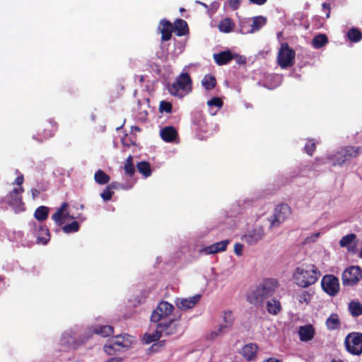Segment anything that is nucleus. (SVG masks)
Listing matches in <instances>:
<instances>
[{"instance_id": "nucleus-9", "label": "nucleus", "mask_w": 362, "mask_h": 362, "mask_svg": "<svg viewBox=\"0 0 362 362\" xmlns=\"http://www.w3.org/2000/svg\"><path fill=\"white\" fill-rule=\"evenodd\" d=\"M296 52L289 47L288 43L281 44L278 53V64L282 69L292 66L295 62Z\"/></svg>"}, {"instance_id": "nucleus-2", "label": "nucleus", "mask_w": 362, "mask_h": 362, "mask_svg": "<svg viewBox=\"0 0 362 362\" xmlns=\"http://www.w3.org/2000/svg\"><path fill=\"white\" fill-rule=\"evenodd\" d=\"M320 276L317 268L314 264H310L297 267L293 274V279L298 286L308 288L315 284Z\"/></svg>"}, {"instance_id": "nucleus-33", "label": "nucleus", "mask_w": 362, "mask_h": 362, "mask_svg": "<svg viewBox=\"0 0 362 362\" xmlns=\"http://www.w3.org/2000/svg\"><path fill=\"white\" fill-rule=\"evenodd\" d=\"M49 208L45 206L37 207L34 213V217L39 221H44L47 219Z\"/></svg>"}, {"instance_id": "nucleus-43", "label": "nucleus", "mask_w": 362, "mask_h": 362, "mask_svg": "<svg viewBox=\"0 0 362 362\" xmlns=\"http://www.w3.org/2000/svg\"><path fill=\"white\" fill-rule=\"evenodd\" d=\"M134 182H133L132 183L128 185H124L122 183H119L118 182H111L110 184L108 185V187L112 190H116V189H129L132 187L133 185H134Z\"/></svg>"}, {"instance_id": "nucleus-60", "label": "nucleus", "mask_w": 362, "mask_h": 362, "mask_svg": "<svg viewBox=\"0 0 362 362\" xmlns=\"http://www.w3.org/2000/svg\"><path fill=\"white\" fill-rule=\"evenodd\" d=\"M200 4H201L203 6H204L205 8H207V7H208V6H207L206 4H204V3H201V2H200Z\"/></svg>"}, {"instance_id": "nucleus-12", "label": "nucleus", "mask_w": 362, "mask_h": 362, "mask_svg": "<svg viewBox=\"0 0 362 362\" xmlns=\"http://www.w3.org/2000/svg\"><path fill=\"white\" fill-rule=\"evenodd\" d=\"M291 214V209L286 204H281L278 205L273 216L269 219L270 227H278Z\"/></svg>"}, {"instance_id": "nucleus-38", "label": "nucleus", "mask_w": 362, "mask_h": 362, "mask_svg": "<svg viewBox=\"0 0 362 362\" xmlns=\"http://www.w3.org/2000/svg\"><path fill=\"white\" fill-rule=\"evenodd\" d=\"M124 170L125 173L129 176H132L135 173L134 165L133 163V156L129 155L127 158L124 165Z\"/></svg>"}, {"instance_id": "nucleus-31", "label": "nucleus", "mask_w": 362, "mask_h": 362, "mask_svg": "<svg viewBox=\"0 0 362 362\" xmlns=\"http://www.w3.org/2000/svg\"><path fill=\"white\" fill-rule=\"evenodd\" d=\"M235 27V24L233 21L229 18H226L223 20L221 21L218 24V30L225 33H228L233 31Z\"/></svg>"}, {"instance_id": "nucleus-51", "label": "nucleus", "mask_w": 362, "mask_h": 362, "mask_svg": "<svg viewBox=\"0 0 362 362\" xmlns=\"http://www.w3.org/2000/svg\"><path fill=\"white\" fill-rule=\"evenodd\" d=\"M229 6L233 10H237L240 6V0H229Z\"/></svg>"}, {"instance_id": "nucleus-53", "label": "nucleus", "mask_w": 362, "mask_h": 362, "mask_svg": "<svg viewBox=\"0 0 362 362\" xmlns=\"http://www.w3.org/2000/svg\"><path fill=\"white\" fill-rule=\"evenodd\" d=\"M235 55H236L237 57H235V60L237 62L238 64H245V57H243L242 56L238 54H234Z\"/></svg>"}, {"instance_id": "nucleus-34", "label": "nucleus", "mask_w": 362, "mask_h": 362, "mask_svg": "<svg viewBox=\"0 0 362 362\" xmlns=\"http://www.w3.org/2000/svg\"><path fill=\"white\" fill-rule=\"evenodd\" d=\"M138 171L142 174L145 177H150L151 175V168L149 163L146 161H141L136 164Z\"/></svg>"}, {"instance_id": "nucleus-52", "label": "nucleus", "mask_w": 362, "mask_h": 362, "mask_svg": "<svg viewBox=\"0 0 362 362\" xmlns=\"http://www.w3.org/2000/svg\"><path fill=\"white\" fill-rule=\"evenodd\" d=\"M243 245L240 243H235L234 245V252L237 255H241L243 253Z\"/></svg>"}, {"instance_id": "nucleus-54", "label": "nucleus", "mask_w": 362, "mask_h": 362, "mask_svg": "<svg viewBox=\"0 0 362 362\" xmlns=\"http://www.w3.org/2000/svg\"><path fill=\"white\" fill-rule=\"evenodd\" d=\"M23 181H24V177H23V175H21L20 176H18L16 178L14 184H16V185L21 186L23 183Z\"/></svg>"}, {"instance_id": "nucleus-49", "label": "nucleus", "mask_w": 362, "mask_h": 362, "mask_svg": "<svg viewBox=\"0 0 362 362\" xmlns=\"http://www.w3.org/2000/svg\"><path fill=\"white\" fill-rule=\"evenodd\" d=\"M311 295L306 291H303L301 294L298 296V300L300 303H308L310 300Z\"/></svg>"}, {"instance_id": "nucleus-24", "label": "nucleus", "mask_w": 362, "mask_h": 362, "mask_svg": "<svg viewBox=\"0 0 362 362\" xmlns=\"http://www.w3.org/2000/svg\"><path fill=\"white\" fill-rule=\"evenodd\" d=\"M173 31L178 37L184 36L189 33V27L187 22L181 18H177L173 23Z\"/></svg>"}, {"instance_id": "nucleus-64", "label": "nucleus", "mask_w": 362, "mask_h": 362, "mask_svg": "<svg viewBox=\"0 0 362 362\" xmlns=\"http://www.w3.org/2000/svg\"><path fill=\"white\" fill-rule=\"evenodd\" d=\"M315 235L316 237H318V236H319V233H316Z\"/></svg>"}, {"instance_id": "nucleus-41", "label": "nucleus", "mask_w": 362, "mask_h": 362, "mask_svg": "<svg viewBox=\"0 0 362 362\" xmlns=\"http://www.w3.org/2000/svg\"><path fill=\"white\" fill-rule=\"evenodd\" d=\"M356 238V235L354 233L346 235L339 240V245L342 247H348Z\"/></svg>"}, {"instance_id": "nucleus-44", "label": "nucleus", "mask_w": 362, "mask_h": 362, "mask_svg": "<svg viewBox=\"0 0 362 362\" xmlns=\"http://www.w3.org/2000/svg\"><path fill=\"white\" fill-rule=\"evenodd\" d=\"M68 218L66 214H63L61 211L57 210V211L52 214V218L59 226H62L63 223V219Z\"/></svg>"}, {"instance_id": "nucleus-55", "label": "nucleus", "mask_w": 362, "mask_h": 362, "mask_svg": "<svg viewBox=\"0 0 362 362\" xmlns=\"http://www.w3.org/2000/svg\"><path fill=\"white\" fill-rule=\"evenodd\" d=\"M251 3L257 5H263L264 4L267 0H249Z\"/></svg>"}, {"instance_id": "nucleus-15", "label": "nucleus", "mask_w": 362, "mask_h": 362, "mask_svg": "<svg viewBox=\"0 0 362 362\" xmlns=\"http://www.w3.org/2000/svg\"><path fill=\"white\" fill-rule=\"evenodd\" d=\"M158 329L161 335L170 336L177 332L180 327V322L177 319H171L168 321H164L157 324Z\"/></svg>"}, {"instance_id": "nucleus-20", "label": "nucleus", "mask_w": 362, "mask_h": 362, "mask_svg": "<svg viewBox=\"0 0 362 362\" xmlns=\"http://www.w3.org/2000/svg\"><path fill=\"white\" fill-rule=\"evenodd\" d=\"M235 57L237 56L230 50L222 51L217 54H214V59L219 66L228 64L233 59H235Z\"/></svg>"}, {"instance_id": "nucleus-18", "label": "nucleus", "mask_w": 362, "mask_h": 362, "mask_svg": "<svg viewBox=\"0 0 362 362\" xmlns=\"http://www.w3.org/2000/svg\"><path fill=\"white\" fill-rule=\"evenodd\" d=\"M158 29L161 33V41L165 42L171 39L173 26L170 21L162 19L159 23Z\"/></svg>"}, {"instance_id": "nucleus-63", "label": "nucleus", "mask_w": 362, "mask_h": 362, "mask_svg": "<svg viewBox=\"0 0 362 362\" xmlns=\"http://www.w3.org/2000/svg\"><path fill=\"white\" fill-rule=\"evenodd\" d=\"M180 11L181 12H182V11H185V8H181L180 9Z\"/></svg>"}, {"instance_id": "nucleus-11", "label": "nucleus", "mask_w": 362, "mask_h": 362, "mask_svg": "<svg viewBox=\"0 0 362 362\" xmlns=\"http://www.w3.org/2000/svg\"><path fill=\"white\" fill-rule=\"evenodd\" d=\"M322 290L330 296H336L340 290L339 279L333 274H326L321 280Z\"/></svg>"}, {"instance_id": "nucleus-6", "label": "nucleus", "mask_w": 362, "mask_h": 362, "mask_svg": "<svg viewBox=\"0 0 362 362\" xmlns=\"http://www.w3.org/2000/svg\"><path fill=\"white\" fill-rule=\"evenodd\" d=\"M362 278V270L358 266H351L342 273L341 281L344 287H353L358 284Z\"/></svg>"}, {"instance_id": "nucleus-40", "label": "nucleus", "mask_w": 362, "mask_h": 362, "mask_svg": "<svg viewBox=\"0 0 362 362\" xmlns=\"http://www.w3.org/2000/svg\"><path fill=\"white\" fill-rule=\"evenodd\" d=\"M79 228V224L76 221H74L62 227V230L65 233H76L78 231Z\"/></svg>"}, {"instance_id": "nucleus-23", "label": "nucleus", "mask_w": 362, "mask_h": 362, "mask_svg": "<svg viewBox=\"0 0 362 362\" xmlns=\"http://www.w3.org/2000/svg\"><path fill=\"white\" fill-rule=\"evenodd\" d=\"M258 351V346L255 343L245 344L241 351L243 356L248 361L254 360L256 358Z\"/></svg>"}, {"instance_id": "nucleus-3", "label": "nucleus", "mask_w": 362, "mask_h": 362, "mask_svg": "<svg viewBox=\"0 0 362 362\" xmlns=\"http://www.w3.org/2000/svg\"><path fill=\"white\" fill-rule=\"evenodd\" d=\"M192 90V81L188 73H181L175 81L168 84V90L173 96L182 98Z\"/></svg>"}, {"instance_id": "nucleus-28", "label": "nucleus", "mask_w": 362, "mask_h": 362, "mask_svg": "<svg viewBox=\"0 0 362 362\" xmlns=\"http://www.w3.org/2000/svg\"><path fill=\"white\" fill-rule=\"evenodd\" d=\"M267 23L266 17L262 16H255L252 18V23L251 24V28L248 33H252L258 31L262 28Z\"/></svg>"}, {"instance_id": "nucleus-32", "label": "nucleus", "mask_w": 362, "mask_h": 362, "mask_svg": "<svg viewBox=\"0 0 362 362\" xmlns=\"http://www.w3.org/2000/svg\"><path fill=\"white\" fill-rule=\"evenodd\" d=\"M95 182L100 185L109 183L110 177L103 170L98 169L94 174Z\"/></svg>"}, {"instance_id": "nucleus-19", "label": "nucleus", "mask_w": 362, "mask_h": 362, "mask_svg": "<svg viewBox=\"0 0 362 362\" xmlns=\"http://www.w3.org/2000/svg\"><path fill=\"white\" fill-rule=\"evenodd\" d=\"M201 295H195L188 298H178L175 303L177 307L180 310H187L192 308L199 302Z\"/></svg>"}, {"instance_id": "nucleus-47", "label": "nucleus", "mask_w": 362, "mask_h": 362, "mask_svg": "<svg viewBox=\"0 0 362 362\" xmlns=\"http://www.w3.org/2000/svg\"><path fill=\"white\" fill-rule=\"evenodd\" d=\"M113 194L114 191H112L107 185L103 192H101L100 197L105 202H108L112 199Z\"/></svg>"}, {"instance_id": "nucleus-7", "label": "nucleus", "mask_w": 362, "mask_h": 362, "mask_svg": "<svg viewBox=\"0 0 362 362\" xmlns=\"http://www.w3.org/2000/svg\"><path fill=\"white\" fill-rule=\"evenodd\" d=\"M344 345L346 351L356 356L362 354V333L351 332L346 335L344 339Z\"/></svg>"}, {"instance_id": "nucleus-59", "label": "nucleus", "mask_w": 362, "mask_h": 362, "mask_svg": "<svg viewBox=\"0 0 362 362\" xmlns=\"http://www.w3.org/2000/svg\"><path fill=\"white\" fill-rule=\"evenodd\" d=\"M264 362H281V361L275 358H269L267 359L266 361H264Z\"/></svg>"}, {"instance_id": "nucleus-8", "label": "nucleus", "mask_w": 362, "mask_h": 362, "mask_svg": "<svg viewBox=\"0 0 362 362\" xmlns=\"http://www.w3.org/2000/svg\"><path fill=\"white\" fill-rule=\"evenodd\" d=\"M29 232L36 238V243L47 245L49 241L50 234L47 227L42 223H37L35 221L29 223Z\"/></svg>"}, {"instance_id": "nucleus-14", "label": "nucleus", "mask_w": 362, "mask_h": 362, "mask_svg": "<svg viewBox=\"0 0 362 362\" xmlns=\"http://www.w3.org/2000/svg\"><path fill=\"white\" fill-rule=\"evenodd\" d=\"M23 191L24 189L23 187L14 188L3 198L2 201L13 209H19L23 204L21 197V194Z\"/></svg>"}, {"instance_id": "nucleus-26", "label": "nucleus", "mask_w": 362, "mask_h": 362, "mask_svg": "<svg viewBox=\"0 0 362 362\" xmlns=\"http://www.w3.org/2000/svg\"><path fill=\"white\" fill-rule=\"evenodd\" d=\"M281 308L280 301L276 299L272 298L267 302V310L271 315H278L281 310Z\"/></svg>"}, {"instance_id": "nucleus-35", "label": "nucleus", "mask_w": 362, "mask_h": 362, "mask_svg": "<svg viewBox=\"0 0 362 362\" xmlns=\"http://www.w3.org/2000/svg\"><path fill=\"white\" fill-rule=\"evenodd\" d=\"M223 319L224 323L221 325L228 331L233 327L234 322V317L232 311L224 312Z\"/></svg>"}, {"instance_id": "nucleus-13", "label": "nucleus", "mask_w": 362, "mask_h": 362, "mask_svg": "<svg viewBox=\"0 0 362 362\" xmlns=\"http://www.w3.org/2000/svg\"><path fill=\"white\" fill-rule=\"evenodd\" d=\"M174 306L167 301H161L151 315V320L158 323L173 313Z\"/></svg>"}, {"instance_id": "nucleus-62", "label": "nucleus", "mask_w": 362, "mask_h": 362, "mask_svg": "<svg viewBox=\"0 0 362 362\" xmlns=\"http://www.w3.org/2000/svg\"><path fill=\"white\" fill-rule=\"evenodd\" d=\"M359 257H360L361 258H362V249H361V251H360Z\"/></svg>"}, {"instance_id": "nucleus-36", "label": "nucleus", "mask_w": 362, "mask_h": 362, "mask_svg": "<svg viewBox=\"0 0 362 362\" xmlns=\"http://www.w3.org/2000/svg\"><path fill=\"white\" fill-rule=\"evenodd\" d=\"M328 42V38L325 34H319L316 35L312 41V45L315 48L320 49L324 47Z\"/></svg>"}, {"instance_id": "nucleus-22", "label": "nucleus", "mask_w": 362, "mask_h": 362, "mask_svg": "<svg viewBox=\"0 0 362 362\" xmlns=\"http://www.w3.org/2000/svg\"><path fill=\"white\" fill-rule=\"evenodd\" d=\"M230 243L229 240H224L215 243L209 246L205 247L204 251L206 254L211 255L217 252H223L226 250L228 245Z\"/></svg>"}, {"instance_id": "nucleus-48", "label": "nucleus", "mask_w": 362, "mask_h": 362, "mask_svg": "<svg viewBox=\"0 0 362 362\" xmlns=\"http://www.w3.org/2000/svg\"><path fill=\"white\" fill-rule=\"evenodd\" d=\"M207 105L209 107L216 106L220 109L223 107V102L221 98L214 97L207 101Z\"/></svg>"}, {"instance_id": "nucleus-10", "label": "nucleus", "mask_w": 362, "mask_h": 362, "mask_svg": "<svg viewBox=\"0 0 362 362\" xmlns=\"http://www.w3.org/2000/svg\"><path fill=\"white\" fill-rule=\"evenodd\" d=\"M58 129V124L52 120V119H48L41 123L39 129V132L37 134V137L35 136H33V139L42 142L43 140H47L55 134Z\"/></svg>"}, {"instance_id": "nucleus-29", "label": "nucleus", "mask_w": 362, "mask_h": 362, "mask_svg": "<svg viewBox=\"0 0 362 362\" xmlns=\"http://www.w3.org/2000/svg\"><path fill=\"white\" fill-rule=\"evenodd\" d=\"M216 77L211 74H206L202 80V85L205 90L209 91L214 89L216 86Z\"/></svg>"}, {"instance_id": "nucleus-17", "label": "nucleus", "mask_w": 362, "mask_h": 362, "mask_svg": "<svg viewBox=\"0 0 362 362\" xmlns=\"http://www.w3.org/2000/svg\"><path fill=\"white\" fill-rule=\"evenodd\" d=\"M298 334L301 341L307 342L311 341L315 335V329L311 324L300 326Z\"/></svg>"}, {"instance_id": "nucleus-5", "label": "nucleus", "mask_w": 362, "mask_h": 362, "mask_svg": "<svg viewBox=\"0 0 362 362\" xmlns=\"http://www.w3.org/2000/svg\"><path fill=\"white\" fill-rule=\"evenodd\" d=\"M132 344V337L129 334H119L114 337L110 344L104 346V350L108 355H113L122 349H127Z\"/></svg>"}, {"instance_id": "nucleus-25", "label": "nucleus", "mask_w": 362, "mask_h": 362, "mask_svg": "<svg viewBox=\"0 0 362 362\" xmlns=\"http://www.w3.org/2000/svg\"><path fill=\"white\" fill-rule=\"evenodd\" d=\"M325 323L329 330L339 329L341 327V322L337 313L331 314Z\"/></svg>"}, {"instance_id": "nucleus-4", "label": "nucleus", "mask_w": 362, "mask_h": 362, "mask_svg": "<svg viewBox=\"0 0 362 362\" xmlns=\"http://www.w3.org/2000/svg\"><path fill=\"white\" fill-rule=\"evenodd\" d=\"M362 153V146H346L340 148L335 153L328 156L327 159L333 166H341L347 161L355 158Z\"/></svg>"}, {"instance_id": "nucleus-39", "label": "nucleus", "mask_w": 362, "mask_h": 362, "mask_svg": "<svg viewBox=\"0 0 362 362\" xmlns=\"http://www.w3.org/2000/svg\"><path fill=\"white\" fill-rule=\"evenodd\" d=\"M161 336L160 330H158V326L156 325L155 332L152 334H146L144 337V340L146 344H150L159 340Z\"/></svg>"}, {"instance_id": "nucleus-45", "label": "nucleus", "mask_w": 362, "mask_h": 362, "mask_svg": "<svg viewBox=\"0 0 362 362\" xmlns=\"http://www.w3.org/2000/svg\"><path fill=\"white\" fill-rule=\"evenodd\" d=\"M305 151L309 155L312 156L316 149V144L314 139L308 140L307 143L305 145Z\"/></svg>"}, {"instance_id": "nucleus-57", "label": "nucleus", "mask_w": 362, "mask_h": 362, "mask_svg": "<svg viewBox=\"0 0 362 362\" xmlns=\"http://www.w3.org/2000/svg\"><path fill=\"white\" fill-rule=\"evenodd\" d=\"M68 207V204L66 203V202H64L62 206H60V208H59L57 210L58 211H61V212H62L63 214H64V211L66 209V208Z\"/></svg>"}, {"instance_id": "nucleus-56", "label": "nucleus", "mask_w": 362, "mask_h": 362, "mask_svg": "<svg viewBox=\"0 0 362 362\" xmlns=\"http://www.w3.org/2000/svg\"><path fill=\"white\" fill-rule=\"evenodd\" d=\"M31 193L33 199H35L40 195V191L37 189H32Z\"/></svg>"}, {"instance_id": "nucleus-21", "label": "nucleus", "mask_w": 362, "mask_h": 362, "mask_svg": "<svg viewBox=\"0 0 362 362\" xmlns=\"http://www.w3.org/2000/svg\"><path fill=\"white\" fill-rule=\"evenodd\" d=\"M161 139L165 142H173L177 137V132L173 126L163 127L160 132Z\"/></svg>"}, {"instance_id": "nucleus-27", "label": "nucleus", "mask_w": 362, "mask_h": 362, "mask_svg": "<svg viewBox=\"0 0 362 362\" xmlns=\"http://www.w3.org/2000/svg\"><path fill=\"white\" fill-rule=\"evenodd\" d=\"M114 328L110 325H98L93 328V332L103 337H107L113 334Z\"/></svg>"}, {"instance_id": "nucleus-61", "label": "nucleus", "mask_w": 362, "mask_h": 362, "mask_svg": "<svg viewBox=\"0 0 362 362\" xmlns=\"http://www.w3.org/2000/svg\"><path fill=\"white\" fill-rule=\"evenodd\" d=\"M331 362H343V361H340V360H339V361H337V360H332V361H331Z\"/></svg>"}, {"instance_id": "nucleus-1", "label": "nucleus", "mask_w": 362, "mask_h": 362, "mask_svg": "<svg viewBox=\"0 0 362 362\" xmlns=\"http://www.w3.org/2000/svg\"><path fill=\"white\" fill-rule=\"evenodd\" d=\"M278 286L277 280L265 279L247 293L246 300L256 307L262 306L264 300L274 294Z\"/></svg>"}, {"instance_id": "nucleus-30", "label": "nucleus", "mask_w": 362, "mask_h": 362, "mask_svg": "<svg viewBox=\"0 0 362 362\" xmlns=\"http://www.w3.org/2000/svg\"><path fill=\"white\" fill-rule=\"evenodd\" d=\"M348 310L352 317H357L362 315V304L358 301L352 300L349 303Z\"/></svg>"}, {"instance_id": "nucleus-37", "label": "nucleus", "mask_w": 362, "mask_h": 362, "mask_svg": "<svg viewBox=\"0 0 362 362\" xmlns=\"http://www.w3.org/2000/svg\"><path fill=\"white\" fill-rule=\"evenodd\" d=\"M349 40L353 42H358L362 39V33L357 28H352L346 33Z\"/></svg>"}, {"instance_id": "nucleus-16", "label": "nucleus", "mask_w": 362, "mask_h": 362, "mask_svg": "<svg viewBox=\"0 0 362 362\" xmlns=\"http://www.w3.org/2000/svg\"><path fill=\"white\" fill-rule=\"evenodd\" d=\"M264 235V228L262 226L256 227L248 230L243 237V240L248 245H255L261 240Z\"/></svg>"}, {"instance_id": "nucleus-58", "label": "nucleus", "mask_w": 362, "mask_h": 362, "mask_svg": "<svg viewBox=\"0 0 362 362\" xmlns=\"http://www.w3.org/2000/svg\"><path fill=\"white\" fill-rule=\"evenodd\" d=\"M107 362H122V358L119 357H112L110 358Z\"/></svg>"}, {"instance_id": "nucleus-46", "label": "nucleus", "mask_w": 362, "mask_h": 362, "mask_svg": "<svg viewBox=\"0 0 362 362\" xmlns=\"http://www.w3.org/2000/svg\"><path fill=\"white\" fill-rule=\"evenodd\" d=\"M173 105L170 102L162 100L160 103L159 110L160 112L170 113L172 112Z\"/></svg>"}, {"instance_id": "nucleus-42", "label": "nucleus", "mask_w": 362, "mask_h": 362, "mask_svg": "<svg viewBox=\"0 0 362 362\" xmlns=\"http://www.w3.org/2000/svg\"><path fill=\"white\" fill-rule=\"evenodd\" d=\"M228 331L223 328L221 325L214 330L211 331L206 336V339L209 340H214L218 336L227 332Z\"/></svg>"}, {"instance_id": "nucleus-50", "label": "nucleus", "mask_w": 362, "mask_h": 362, "mask_svg": "<svg viewBox=\"0 0 362 362\" xmlns=\"http://www.w3.org/2000/svg\"><path fill=\"white\" fill-rule=\"evenodd\" d=\"M322 11L325 13V16L327 18H329L330 16V4L327 3H323L322 5Z\"/></svg>"}]
</instances>
